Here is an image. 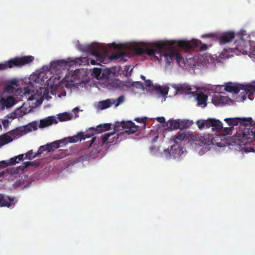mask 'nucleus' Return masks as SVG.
Here are the masks:
<instances>
[{
  "instance_id": "de8ad7c7",
  "label": "nucleus",
  "mask_w": 255,
  "mask_h": 255,
  "mask_svg": "<svg viewBox=\"0 0 255 255\" xmlns=\"http://www.w3.org/2000/svg\"><path fill=\"white\" fill-rule=\"evenodd\" d=\"M23 156H24V154H21L18 155V156H16V157L17 159H18L17 161H18V162H19V161L23 160Z\"/></svg>"
},
{
  "instance_id": "6e6d98bb",
  "label": "nucleus",
  "mask_w": 255,
  "mask_h": 255,
  "mask_svg": "<svg viewBox=\"0 0 255 255\" xmlns=\"http://www.w3.org/2000/svg\"><path fill=\"white\" fill-rule=\"evenodd\" d=\"M7 122H8V121H7V120H4V121H3V122H2V124H3V125L4 126H5V124H6V123H7Z\"/></svg>"
},
{
  "instance_id": "052dcab7",
  "label": "nucleus",
  "mask_w": 255,
  "mask_h": 255,
  "mask_svg": "<svg viewBox=\"0 0 255 255\" xmlns=\"http://www.w3.org/2000/svg\"><path fill=\"white\" fill-rule=\"evenodd\" d=\"M119 50H121V48H119Z\"/></svg>"
},
{
  "instance_id": "aec40b11",
  "label": "nucleus",
  "mask_w": 255,
  "mask_h": 255,
  "mask_svg": "<svg viewBox=\"0 0 255 255\" xmlns=\"http://www.w3.org/2000/svg\"><path fill=\"white\" fill-rule=\"evenodd\" d=\"M58 122L56 119L53 117H48L47 118L41 120L39 125V128H46L53 124H57Z\"/></svg>"
},
{
  "instance_id": "f3484780",
  "label": "nucleus",
  "mask_w": 255,
  "mask_h": 255,
  "mask_svg": "<svg viewBox=\"0 0 255 255\" xmlns=\"http://www.w3.org/2000/svg\"><path fill=\"white\" fill-rule=\"evenodd\" d=\"M189 135L186 132L181 133H177L175 135L171 137L172 141L174 144H180L181 142L183 141H186L189 139Z\"/></svg>"
},
{
  "instance_id": "dca6fc26",
  "label": "nucleus",
  "mask_w": 255,
  "mask_h": 255,
  "mask_svg": "<svg viewBox=\"0 0 255 255\" xmlns=\"http://www.w3.org/2000/svg\"><path fill=\"white\" fill-rule=\"evenodd\" d=\"M112 125L111 124H104L98 125L97 128H91L89 129L90 133H93V135L96 133H101L102 132L109 130L111 129Z\"/></svg>"
},
{
  "instance_id": "0eeeda50",
  "label": "nucleus",
  "mask_w": 255,
  "mask_h": 255,
  "mask_svg": "<svg viewBox=\"0 0 255 255\" xmlns=\"http://www.w3.org/2000/svg\"><path fill=\"white\" fill-rule=\"evenodd\" d=\"M38 124L36 121H33L27 125L19 127L9 132V134L12 136V139L18 138L33 130H36L38 128Z\"/></svg>"
},
{
  "instance_id": "6ab92c4d",
  "label": "nucleus",
  "mask_w": 255,
  "mask_h": 255,
  "mask_svg": "<svg viewBox=\"0 0 255 255\" xmlns=\"http://www.w3.org/2000/svg\"><path fill=\"white\" fill-rule=\"evenodd\" d=\"M15 103V99L12 96H9L6 98L0 97V107L1 108H10Z\"/></svg>"
},
{
  "instance_id": "c756f323",
  "label": "nucleus",
  "mask_w": 255,
  "mask_h": 255,
  "mask_svg": "<svg viewBox=\"0 0 255 255\" xmlns=\"http://www.w3.org/2000/svg\"><path fill=\"white\" fill-rule=\"evenodd\" d=\"M228 100L229 98L227 97L219 96V97L215 98L214 100L215 102L218 101L219 104L223 105L227 103Z\"/></svg>"
},
{
  "instance_id": "a211bd4d",
  "label": "nucleus",
  "mask_w": 255,
  "mask_h": 255,
  "mask_svg": "<svg viewBox=\"0 0 255 255\" xmlns=\"http://www.w3.org/2000/svg\"><path fill=\"white\" fill-rule=\"evenodd\" d=\"M241 90H245L247 94L250 95L255 92V86L250 85L244 88V86L242 85H234L232 92L237 94Z\"/></svg>"
},
{
  "instance_id": "393cba45",
  "label": "nucleus",
  "mask_w": 255,
  "mask_h": 255,
  "mask_svg": "<svg viewBox=\"0 0 255 255\" xmlns=\"http://www.w3.org/2000/svg\"><path fill=\"white\" fill-rule=\"evenodd\" d=\"M58 116V120L60 122H65L70 120L72 119L73 117L72 114L66 112L62 114H59Z\"/></svg>"
},
{
  "instance_id": "2eb2a0df",
  "label": "nucleus",
  "mask_w": 255,
  "mask_h": 255,
  "mask_svg": "<svg viewBox=\"0 0 255 255\" xmlns=\"http://www.w3.org/2000/svg\"><path fill=\"white\" fill-rule=\"evenodd\" d=\"M164 153H169L170 156L172 155L175 157L181 155L183 153V147L181 144H174L171 146L170 150L165 149Z\"/></svg>"
},
{
  "instance_id": "c03bdc74",
  "label": "nucleus",
  "mask_w": 255,
  "mask_h": 255,
  "mask_svg": "<svg viewBox=\"0 0 255 255\" xmlns=\"http://www.w3.org/2000/svg\"><path fill=\"white\" fill-rule=\"evenodd\" d=\"M65 80L67 82H73L74 80V78H73V76L72 77L69 78V75L67 76H66L64 78Z\"/></svg>"
},
{
  "instance_id": "cd10ccee",
  "label": "nucleus",
  "mask_w": 255,
  "mask_h": 255,
  "mask_svg": "<svg viewBox=\"0 0 255 255\" xmlns=\"http://www.w3.org/2000/svg\"><path fill=\"white\" fill-rule=\"evenodd\" d=\"M191 90L190 86L187 84H181L179 85L178 87L177 90L179 92H188Z\"/></svg>"
},
{
  "instance_id": "9b49d317",
  "label": "nucleus",
  "mask_w": 255,
  "mask_h": 255,
  "mask_svg": "<svg viewBox=\"0 0 255 255\" xmlns=\"http://www.w3.org/2000/svg\"><path fill=\"white\" fill-rule=\"evenodd\" d=\"M114 133H107L101 136L100 138H97L96 137H94L92 138L90 141V143L88 145V147L92 146V145L94 144V145H96L97 146H102L107 141L109 140L110 137H111V135H113Z\"/></svg>"
},
{
  "instance_id": "9d476101",
  "label": "nucleus",
  "mask_w": 255,
  "mask_h": 255,
  "mask_svg": "<svg viewBox=\"0 0 255 255\" xmlns=\"http://www.w3.org/2000/svg\"><path fill=\"white\" fill-rule=\"evenodd\" d=\"M188 122L170 119L166 123V126L170 130H175L178 128H186L188 127Z\"/></svg>"
},
{
  "instance_id": "603ef678",
  "label": "nucleus",
  "mask_w": 255,
  "mask_h": 255,
  "mask_svg": "<svg viewBox=\"0 0 255 255\" xmlns=\"http://www.w3.org/2000/svg\"><path fill=\"white\" fill-rule=\"evenodd\" d=\"M91 63L92 65H95L96 64V61L94 60H91Z\"/></svg>"
},
{
  "instance_id": "b1692460",
  "label": "nucleus",
  "mask_w": 255,
  "mask_h": 255,
  "mask_svg": "<svg viewBox=\"0 0 255 255\" xmlns=\"http://www.w3.org/2000/svg\"><path fill=\"white\" fill-rule=\"evenodd\" d=\"M13 140L12 136L8 133H5L0 136V145H3Z\"/></svg>"
},
{
  "instance_id": "c9c22d12",
  "label": "nucleus",
  "mask_w": 255,
  "mask_h": 255,
  "mask_svg": "<svg viewBox=\"0 0 255 255\" xmlns=\"http://www.w3.org/2000/svg\"><path fill=\"white\" fill-rule=\"evenodd\" d=\"M101 72H102V70H101V69H100V68H94L93 69V74L97 78L99 77L100 76Z\"/></svg>"
},
{
  "instance_id": "79ce46f5",
  "label": "nucleus",
  "mask_w": 255,
  "mask_h": 255,
  "mask_svg": "<svg viewBox=\"0 0 255 255\" xmlns=\"http://www.w3.org/2000/svg\"><path fill=\"white\" fill-rule=\"evenodd\" d=\"M33 162H31L30 161H26L22 163V168H26L30 166V165H32V163Z\"/></svg>"
},
{
  "instance_id": "5fc2aeb1",
  "label": "nucleus",
  "mask_w": 255,
  "mask_h": 255,
  "mask_svg": "<svg viewBox=\"0 0 255 255\" xmlns=\"http://www.w3.org/2000/svg\"><path fill=\"white\" fill-rule=\"evenodd\" d=\"M184 49L186 50V52H190L191 51V50H193V49L188 48V49Z\"/></svg>"
},
{
  "instance_id": "864d4df0",
  "label": "nucleus",
  "mask_w": 255,
  "mask_h": 255,
  "mask_svg": "<svg viewBox=\"0 0 255 255\" xmlns=\"http://www.w3.org/2000/svg\"><path fill=\"white\" fill-rule=\"evenodd\" d=\"M140 78L141 79H142L143 80H144L145 81V80H146L145 79V77L143 76V75H141L140 76Z\"/></svg>"
},
{
  "instance_id": "e433bc0d",
  "label": "nucleus",
  "mask_w": 255,
  "mask_h": 255,
  "mask_svg": "<svg viewBox=\"0 0 255 255\" xmlns=\"http://www.w3.org/2000/svg\"><path fill=\"white\" fill-rule=\"evenodd\" d=\"M91 50V52L93 55L95 56L97 58H99L101 57V54L100 52L98 51L99 49H89Z\"/></svg>"
},
{
  "instance_id": "4be33fe9",
  "label": "nucleus",
  "mask_w": 255,
  "mask_h": 255,
  "mask_svg": "<svg viewBox=\"0 0 255 255\" xmlns=\"http://www.w3.org/2000/svg\"><path fill=\"white\" fill-rule=\"evenodd\" d=\"M208 99V96L207 95L204 94L203 93H199L197 94L196 97V100L198 102V105H204V107L207 106V101Z\"/></svg>"
},
{
  "instance_id": "f8f14e48",
  "label": "nucleus",
  "mask_w": 255,
  "mask_h": 255,
  "mask_svg": "<svg viewBox=\"0 0 255 255\" xmlns=\"http://www.w3.org/2000/svg\"><path fill=\"white\" fill-rule=\"evenodd\" d=\"M93 135V133H90L89 132L87 134H85L82 132H78L76 135L73 136H69L67 138H64V144L68 143V142L74 143L81 140L82 139H85L86 138L91 137Z\"/></svg>"
},
{
  "instance_id": "8fccbe9b",
  "label": "nucleus",
  "mask_w": 255,
  "mask_h": 255,
  "mask_svg": "<svg viewBox=\"0 0 255 255\" xmlns=\"http://www.w3.org/2000/svg\"><path fill=\"white\" fill-rule=\"evenodd\" d=\"M158 138V135H156L155 137H154L152 140V142H155L157 139Z\"/></svg>"
},
{
  "instance_id": "f704fd0d",
  "label": "nucleus",
  "mask_w": 255,
  "mask_h": 255,
  "mask_svg": "<svg viewBox=\"0 0 255 255\" xmlns=\"http://www.w3.org/2000/svg\"><path fill=\"white\" fill-rule=\"evenodd\" d=\"M134 120L137 123H142L143 124V126L145 127L146 126V121L147 120V118L142 117V118H137L134 119Z\"/></svg>"
},
{
  "instance_id": "4468645a",
  "label": "nucleus",
  "mask_w": 255,
  "mask_h": 255,
  "mask_svg": "<svg viewBox=\"0 0 255 255\" xmlns=\"http://www.w3.org/2000/svg\"><path fill=\"white\" fill-rule=\"evenodd\" d=\"M130 57V54L128 52L118 51L112 54L110 57L111 60H116L119 61H127Z\"/></svg>"
},
{
  "instance_id": "39448f33",
  "label": "nucleus",
  "mask_w": 255,
  "mask_h": 255,
  "mask_svg": "<svg viewBox=\"0 0 255 255\" xmlns=\"http://www.w3.org/2000/svg\"><path fill=\"white\" fill-rule=\"evenodd\" d=\"M138 126L131 121L116 122L114 125V130L116 131H120L123 135L126 133L128 134H132L138 130Z\"/></svg>"
},
{
  "instance_id": "f03ea898",
  "label": "nucleus",
  "mask_w": 255,
  "mask_h": 255,
  "mask_svg": "<svg viewBox=\"0 0 255 255\" xmlns=\"http://www.w3.org/2000/svg\"><path fill=\"white\" fill-rule=\"evenodd\" d=\"M134 53L137 55L143 56L146 58L149 56L153 55L159 61L163 57L168 64L176 60L177 64L181 66L180 62H182V56L177 50L178 49H134Z\"/></svg>"
},
{
  "instance_id": "4c0bfd02",
  "label": "nucleus",
  "mask_w": 255,
  "mask_h": 255,
  "mask_svg": "<svg viewBox=\"0 0 255 255\" xmlns=\"http://www.w3.org/2000/svg\"><path fill=\"white\" fill-rule=\"evenodd\" d=\"M17 159L16 156H15L14 157H12L10 159L7 160L9 165H13V164H16L17 163H18V161H17Z\"/></svg>"
},
{
  "instance_id": "58836bf2",
  "label": "nucleus",
  "mask_w": 255,
  "mask_h": 255,
  "mask_svg": "<svg viewBox=\"0 0 255 255\" xmlns=\"http://www.w3.org/2000/svg\"><path fill=\"white\" fill-rule=\"evenodd\" d=\"M169 88L167 87H162L159 93L163 95H166L168 92Z\"/></svg>"
},
{
  "instance_id": "1a4fd4ad",
  "label": "nucleus",
  "mask_w": 255,
  "mask_h": 255,
  "mask_svg": "<svg viewBox=\"0 0 255 255\" xmlns=\"http://www.w3.org/2000/svg\"><path fill=\"white\" fill-rule=\"evenodd\" d=\"M124 101L125 97L124 95H121L116 99H109L101 101L99 103V106L102 110L107 109L111 107L112 105H114L117 107L123 103Z\"/></svg>"
},
{
  "instance_id": "c85d7f7f",
  "label": "nucleus",
  "mask_w": 255,
  "mask_h": 255,
  "mask_svg": "<svg viewBox=\"0 0 255 255\" xmlns=\"http://www.w3.org/2000/svg\"><path fill=\"white\" fill-rule=\"evenodd\" d=\"M250 51L249 52V54L246 50H245V49H240V52L243 54H248L251 58L255 59V49H250Z\"/></svg>"
},
{
  "instance_id": "423d86ee",
  "label": "nucleus",
  "mask_w": 255,
  "mask_h": 255,
  "mask_svg": "<svg viewBox=\"0 0 255 255\" xmlns=\"http://www.w3.org/2000/svg\"><path fill=\"white\" fill-rule=\"evenodd\" d=\"M34 60L32 56H26L20 58L16 57L10 59L4 63L0 64V70H3L7 68H11L13 66H20L29 64Z\"/></svg>"
},
{
  "instance_id": "a878e982",
  "label": "nucleus",
  "mask_w": 255,
  "mask_h": 255,
  "mask_svg": "<svg viewBox=\"0 0 255 255\" xmlns=\"http://www.w3.org/2000/svg\"><path fill=\"white\" fill-rule=\"evenodd\" d=\"M64 139H61L58 141H55L53 142H51L50 144H48L49 148H50V151H53L55 149L58 148L60 146V144H64Z\"/></svg>"
},
{
  "instance_id": "ea45409f",
  "label": "nucleus",
  "mask_w": 255,
  "mask_h": 255,
  "mask_svg": "<svg viewBox=\"0 0 255 255\" xmlns=\"http://www.w3.org/2000/svg\"><path fill=\"white\" fill-rule=\"evenodd\" d=\"M233 86H234V85H232L231 84H228L226 86V87L225 88V90L227 92H232L233 89Z\"/></svg>"
},
{
  "instance_id": "3c124183",
  "label": "nucleus",
  "mask_w": 255,
  "mask_h": 255,
  "mask_svg": "<svg viewBox=\"0 0 255 255\" xmlns=\"http://www.w3.org/2000/svg\"><path fill=\"white\" fill-rule=\"evenodd\" d=\"M25 93L30 94V92L29 91L28 88H26L25 89Z\"/></svg>"
},
{
  "instance_id": "ddd939ff",
  "label": "nucleus",
  "mask_w": 255,
  "mask_h": 255,
  "mask_svg": "<svg viewBox=\"0 0 255 255\" xmlns=\"http://www.w3.org/2000/svg\"><path fill=\"white\" fill-rule=\"evenodd\" d=\"M15 198L0 194V207L9 208L15 204Z\"/></svg>"
},
{
  "instance_id": "09e8293b",
  "label": "nucleus",
  "mask_w": 255,
  "mask_h": 255,
  "mask_svg": "<svg viewBox=\"0 0 255 255\" xmlns=\"http://www.w3.org/2000/svg\"><path fill=\"white\" fill-rule=\"evenodd\" d=\"M136 86H139L142 89H144V87L143 86V84L141 82H135Z\"/></svg>"
},
{
  "instance_id": "72a5a7b5",
  "label": "nucleus",
  "mask_w": 255,
  "mask_h": 255,
  "mask_svg": "<svg viewBox=\"0 0 255 255\" xmlns=\"http://www.w3.org/2000/svg\"><path fill=\"white\" fill-rule=\"evenodd\" d=\"M8 163L7 160H2L0 161V169L4 168L8 166ZM3 172L0 173V176H2Z\"/></svg>"
},
{
  "instance_id": "6e6552de",
  "label": "nucleus",
  "mask_w": 255,
  "mask_h": 255,
  "mask_svg": "<svg viewBox=\"0 0 255 255\" xmlns=\"http://www.w3.org/2000/svg\"><path fill=\"white\" fill-rule=\"evenodd\" d=\"M193 140L195 142L196 145L201 146L205 145L214 144V137L212 134L209 133H205L202 136H195L193 137Z\"/></svg>"
},
{
  "instance_id": "4d7b16f0",
  "label": "nucleus",
  "mask_w": 255,
  "mask_h": 255,
  "mask_svg": "<svg viewBox=\"0 0 255 255\" xmlns=\"http://www.w3.org/2000/svg\"><path fill=\"white\" fill-rule=\"evenodd\" d=\"M32 162H33V163H32V165H30V166H34L36 165L35 162L32 161Z\"/></svg>"
},
{
  "instance_id": "f257e3e1",
  "label": "nucleus",
  "mask_w": 255,
  "mask_h": 255,
  "mask_svg": "<svg viewBox=\"0 0 255 255\" xmlns=\"http://www.w3.org/2000/svg\"><path fill=\"white\" fill-rule=\"evenodd\" d=\"M224 121L231 127L240 124L239 129L235 135V139L245 143L252 142L255 138V126L252 125L251 118H226Z\"/></svg>"
},
{
  "instance_id": "7c9ffc66",
  "label": "nucleus",
  "mask_w": 255,
  "mask_h": 255,
  "mask_svg": "<svg viewBox=\"0 0 255 255\" xmlns=\"http://www.w3.org/2000/svg\"><path fill=\"white\" fill-rule=\"evenodd\" d=\"M50 148H49L48 145L46 144L44 145L40 146L38 150L37 154L40 155L42 153H43L44 151H47L48 152H50Z\"/></svg>"
},
{
  "instance_id": "412c9836",
  "label": "nucleus",
  "mask_w": 255,
  "mask_h": 255,
  "mask_svg": "<svg viewBox=\"0 0 255 255\" xmlns=\"http://www.w3.org/2000/svg\"><path fill=\"white\" fill-rule=\"evenodd\" d=\"M210 127H212L214 131H220L223 128V125L219 120L211 119Z\"/></svg>"
},
{
  "instance_id": "a18cd8bd",
  "label": "nucleus",
  "mask_w": 255,
  "mask_h": 255,
  "mask_svg": "<svg viewBox=\"0 0 255 255\" xmlns=\"http://www.w3.org/2000/svg\"><path fill=\"white\" fill-rule=\"evenodd\" d=\"M156 120L160 123H165V119L164 117H157Z\"/></svg>"
},
{
  "instance_id": "13d9d810",
  "label": "nucleus",
  "mask_w": 255,
  "mask_h": 255,
  "mask_svg": "<svg viewBox=\"0 0 255 255\" xmlns=\"http://www.w3.org/2000/svg\"><path fill=\"white\" fill-rule=\"evenodd\" d=\"M154 148H153V147H151L150 148V149H151V150H153V149H154Z\"/></svg>"
},
{
  "instance_id": "5701e85b",
  "label": "nucleus",
  "mask_w": 255,
  "mask_h": 255,
  "mask_svg": "<svg viewBox=\"0 0 255 255\" xmlns=\"http://www.w3.org/2000/svg\"><path fill=\"white\" fill-rule=\"evenodd\" d=\"M210 122L211 119L206 120H199L196 122V125L200 129L204 128H210Z\"/></svg>"
},
{
  "instance_id": "bb28decb",
  "label": "nucleus",
  "mask_w": 255,
  "mask_h": 255,
  "mask_svg": "<svg viewBox=\"0 0 255 255\" xmlns=\"http://www.w3.org/2000/svg\"><path fill=\"white\" fill-rule=\"evenodd\" d=\"M112 133H114V134L111 136V137L112 136L111 138H110V137L109 138V143L110 144H115L120 141L119 138L121 136H122V135L121 134V132L117 134H116L114 132H113Z\"/></svg>"
},
{
  "instance_id": "a19ab883",
  "label": "nucleus",
  "mask_w": 255,
  "mask_h": 255,
  "mask_svg": "<svg viewBox=\"0 0 255 255\" xmlns=\"http://www.w3.org/2000/svg\"><path fill=\"white\" fill-rule=\"evenodd\" d=\"M145 85L146 87H147V88H150V87L153 88V87L154 86L152 84V81L150 80H145Z\"/></svg>"
},
{
  "instance_id": "7ed1b4c3",
  "label": "nucleus",
  "mask_w": 255,
  "mask_h": 255,
  "mask_svg": "<svg viewBox=\"0 0 255 255\" xmlns=\"http://www.w3.org/2000/svg\"><path fill=\"white\" fill-rule=\"evenodd\" d=\"M81 62L82 60L79 58L76 59L68 58L67 60L63 59L54 61L51 62L49 65L44 66L43 69L46 71H49L51 73H56L62 69L70 67L73 65H79Z\"/></svg>"
},
{
  "instance_id": "473e14b6",
  "label": "nucleus",
  "mask_w": 255,
  "mask_h": 255,
  "mask_svg": "<svg viewBox=\"0 0 255 255\" xmlns=\"http://www.w3.org/2000/svg\"><path fill=\"white\" fill-rule=\"evenodd\" d=\"M234 129V127H231L230 126V127L223 128L222 130L225 134H231Z\"/></svg>"
},
{
  "instance_id": "bf43d9fd",
  "label": "nucleus",
  "mask_w": 255,
  "mask_h": 255,
  "mask_svg": "<svg viewBox=\"0 0 255 255\" xmlns=\"http://www.w3.org/2000/svg\"><path fill=\"white\" fill-rule=\"evenodd\" d=\"M235 50H239V49H238V48H236V49H235Z\"/></svg>"
},
{
  "instance_id": "37998d69",
  "label": "nucleus",
  "mask_w": 255,
  "mask_h": 255,
  "mask_svg": "<svg viewBox=\"0 0 255 255\" xmlns=\"http://www.w3.org/2000/svg\"><path fill=\"white\" fill-rule=\"evenodd\" d=\"M162 87L160 85H155L153 87V89L155 90L157 93H160Z\"/></svg>"
},
{
  "instance_id": "20e7f679",
  "label": "nucleus",
  "mask_w": 255,
  "mask_h": 255,
  "mask_svg": "<svg viewBox=\"0 0 255 255\" xmlns=\"http://www.w3.org/2000/svg\"><path fill=\"white\" fill-rule=\"evenodd\" d=\"M226 49H224V51L218 56L216 54L212 55L208 53H205L201 56L200 58L201 63L203 65H207L208 64L215 65L216 63H223L224 59L229 58Z\"/></svg>"
},
{
  "instance_id": "2f4dec72",
  "label": "nucleus",
  "mask_w": 255,
  "mask_h": 255,
  "mask_svg": "<svg viewBox=\"0 0 255 255\" xmlns=\"http://www.w3.org/2000/svg\"><path fill=\"white\" fill-rule=\"evenodd\" d=\"M37 156H38L37 152L34 154L33 150H30L25 154V158L31 160L33 158H35Z\"/></svg>"
},
{
  "instance_id": "49530a36",
  "label": "nucleus",
  "mask_w": 255,
  "mask_h": 255,
  "mask_svg": "<svg viewBox=\"0 0 255 255\" xmlns=\"http://www.w3.org/2000/svg\"><path fill=\"white\" fill-rule=\"evenodd\" d=\"M64 156H65V154H63L62 153H60V154H56L55 155L54 158H57V159L62 158Z\"/></svg>"
}]
</instances>
